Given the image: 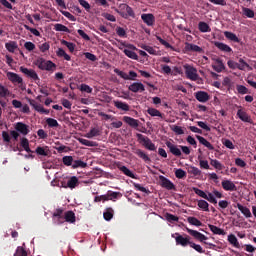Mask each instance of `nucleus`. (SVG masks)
I'll return each instance as SVG.
<instances>
[{
	"label": "nucleus",
	"instance_id": "1",
	"mask_svg": "<svg viewBox=\"0 0 256 256\" xmlns=\"http://www.w3.org/2000/svg\"><path fill=\"white\" fill-rule=\"evenodd\" d=\"M192 189L196 195L202 197V199H206V201H209V203L213 205H217V199H223V193L219 192L217 189H214L212 193L208 192V194L197 187H193Z\"/></svg>",
	"mask_w": 256,
	"mask_h": 256
},
{
	"label": "nucleus",
	"instance_id": "2",
	"mask_svg": "<svg viewBox=\"0 0 256 256\" xmlns=\"http://www.w3.org/2000/svg\"><path fill=\"white\" fill-rule=\"evenodd\" d=\"M115 12L120 15V17H123V19H128V17L135 18V11H133V8L131 6L122 3L118 6V8L115 9Z\"/></svg>",
	"mask_w": 256,
	"mask_h": 256
},
{
	"label": "nucleus",
	"instance_id": "3",
	"mask_svg": "<svg viewBox=\"0 0 256 256\" xmlns=\"http://www.w3.org/2000/svg\"><path fill=\"white\" fill-rule=\"evenodd\" d=\"M136 137L139 143H141L143 147H145V149H148V151H157V147L155 146L153 141L149 139V137L139 133L136 134Z\"/></svg>",
	"mask_w": 256,
	"mask_h": 256
},
{
	"label": "nucleus",
	"instance_id": "4",
	"mask_svg": "<svg viewBox=\"0 0 256 256\" xmlns=\"http://www.w3.org/2000/svg\"><path fill=\"white\" fill-rule=\"evenodd\" d=\"M123 47H127V49L123 50V53L126 55V57H129V59H133L134 61H139V56L134 51H139L137 47L133 44H125L122 43Z\"/></svg>",
	"mask_w": 256,
	"mask_h": 256
},
{
	"label": "nucleus",
	"instance_id": "5",
	"mask_svg": "<svg viewBox=\"0 0 256 256\" xmlns=\"http://www.w3.org/2000/svg\"><path fill=\"white\" fill-rule=\"evenodd\" d=\"M36 65L38 67V69H41V71H53V69H55V63L51 62V61H45V59L43 58H39L36 61Z\"/></svg>",
	"mask_w": 256,
	"mask_h": 256
},
{
	"label": "nucleus",
	"instance_id": "6",
	"mask_svg": "<svg viewBox=\"0 0 256 256\" xmlns=\"http://www.w3.org/2000/svg\"><path fill=\"white\" fill-rule=\"evenodd\" d=\"M185 75L187 79H190V81H199L201 79L199 77V74H197V69L191 65H185Z\"/></svg>",
	"mask_w": 256,
	"mask_h": 256
},
{
	"label": "nucleus",
	"instance_id": "7",
	"mask_svg": "<svg viewBox=\"0 0 256 256\" xmlns=\"http://www.w3.org/2000/svg\"><path fill=\"white\" fill-rule=\"evenodd\" d=\"M175 235L176 245H181V247H187V245H191V237L188 235H186V237L179 233H175Z\"/></svg>",
	"mask_w": 256,
	"mask_h": 256
},
{
	"label": "nucleus",
	"instance_id": "8",
	"mask_svg": "<svg viewBox=\"0 0 256 256\" xmlns=\"http://www.w3.org/2000/svg\"><path fill=\"white\" fill-rule=\"evenodd\" d=\"M20 71L21 73H24V75H27L30 79H33V81H38V83L41 81V79H39V75H37V72H35L33 69L21 66Z\"/></svg>",
	"mask_w": 256,
	"mask_h": 256
},
{
	"label": "nucleus",
	"instance_id": "9",
	"mask_svg": "<svg viewBox=\"0 0 256 256\" xmlns=\"http://www.w3.org/2000/svg\"><path fill=\"white\" fill-rule=\"evenodd\" d=\"M161 187L167 189L168 191H175V184L166 178L165 176H159Z\"/></svg>",
	"mask_w": 256,
	"mask_h": 256
},
{
	"label": "nucleus",
	"instance_id": "10",
	"mask_svg": "<svg viewBox=\"0 0 256 256\" xmlns=\"http://www.w3.org/2000/svg\"><path fill=\"white\" fill-rule=\"evenodd\" d=\"M236 115L240 121H243V123H250V125H253V119L247 112H245V110L239 109Z\"/></svg>",
	"mask_w": 256,
	"mask_h": 256
},
{
	"label": "nucleus",
	"instance_id": "11",
	"mask_svg": "<svg viewBox=\"0 0 256 256\" xmlns=\"http://www.w3.org/2000/svg\"><path fill=\"white\" fill-rule=\"evenodd\" d=\"M186 231H187V233H189V235H191L192 237H194V239H197L201 243H203V241H207V236H205L204 234H202L201 232H199L197 230H192V229L186 227Z\"/></svg>",
	"mask_w": 256,
	"mask_h": 256
},
{
	"label": "nucleus",
	"instance_id": "12",
	"mask_svg": "<svg viewBox=\"0 0 256 256\" xmlns=\"http://www.w3.org/2000/svg\"><path fill=\"white\" fill-rule=\"evenodd\" d=\"M14 129L18 132L21 133V135H29V125L23 123V122H17L14 126Z\"/></svg>",
	"mask_w": 256,
	"mask_h": 256
},
{
	"label": "nucleus",
	"instance_id": "13",
	"mask_svg": "<svg viewBox=\"0 0 256 256\" xmlns=\"http://www.w3.org/2000/svg\"><path fill=\"white\" fill-rule=\"evenodd\" d=\"M128 91H131L132 93H143V91H145V85L141 82H133L128 86Z\"/></svg>",
	"mask_w": 256,
	"mask_h": 256
},
{
	"label": "nucleus",
	"instance_id": "14",
	"mask_svg": "<svg viewBox=\"0 0 256 256\" xmlns=\"http://www.w3.org/2000/svg\"><path fill=\"white\" fill-rule=\"evenodd\" d=\"M184 51L186 53H202L203 52V48L195 45V44H192V43H189V42H186L185 43V47H184Z\"/></svg>",
	"mask_w": 256,
	"mask_h": 256
},
{
	"label": "nucleus",
	"instance_id": "15",
	"mask_svg": "<svg viewBox=\"0 0 256 256\" xmlns=\"http://www.w3.org/2000/svg\"><path fill=\"white\" fill-rule=\"evenodd\" d=\"M195 99H197L199 103H207L211 97L209 96V93L205 91H198L195 93Z\"/></svg>",
	"mask_w": 256,
	"mask_h": 256
},
{
	"label": "nucleus",
	"instance_id": "16",
	"mask_svg": "<svg viewBox=\"0 0 256 256\" xmlns=\"http://www.w3.org/2000/svg\"><path fill=\"white\" fill-rule=\"evenodd\" d=\"M166 147H168L170 153H172V155H174L175 157H181L182 153H181V149H179L177 147V145L171 143L170 141L166 142Z\"/></svg>",
	"mask_w": 256,
	"mask_h": 256
},
{
	"label": "nucleus",
	"instance_id": "17",
	"mask_svg": "<svg viewBox=\"0 0 256 256\" xmlns=\"http://www.w3.org/2000/svg\"><path fill=\"white\" fill-rule=\"evenodd\" d=\"M239 211L246 217V219H251L253 217V214H251V210L247 206H243L241 203H237L236 206Z\"/></svg>",
	"mask_w": 256,
	"mask_h": 256
},
{
	"label": "nucleus",
	"instance_id": "18",
	"mask_svg": "<svg viewBox=\"0 0 256 256\" xmlns=\"http://www.w3.org/2000/svg\"><path fill=\"white\" fill-rule=\"evenodd\" d=\"M221 185L224 191H237V186L231 180H223Z\"/></svg>",
	"mask_w": 256,
	"mask_h": 256
},
{
	"label": "nucleus",
	"instance_id": "19",
	"mask_svg": "<svg viewBox=\"0 0 256 256\" xmlns=\"http://www.w3.org/2000/svg\"><path fill=\"white\" fill-rule=\"evenodd\" d=\"M7 77L11 83H18L19 85L23 84V78L15 72H8Z\"/></svg>",
	"mask_w": 256,
	"mask_h": 256
},
{
	"label": "nucleus",
	"instance_id": "20",
	"mask_svg": "<svg viewBox=\"0 0 256 256\" xmlns=\"http://www.w3.org/2000/svg\"><path fill=\"white\" fill-rule=\"evenodd\" d=\"M142 21L148 25V27H152V25H155V16L151 13L149 14H142L141 15Z\"/></svg>",
	"mask_w": 256,
	"mask_h": 256
},
{
	"label": "nucleus",
	"instance_id": "21",
	"mask_svg": "<svg viewBox=\"0 0 256 256\" xmlns=\"http://www.w3.org/2000/svg\"><path fill=\"white\" fill-rule=\"evenodd\" d=\"M215 47L222 53H233V49L223 42H214Z\"/></svg>",
	"mask_w": 256,
	"mask_h": 256
},
{
	"label": "nucleus",
	"instance_id": "22",
	"mask_svg": "<svg viewBox=\"0 0 256 256\" xmlns=\"http://www.w3.org/2000/svg\"><path fill=\"white\" fill-rule=\"evenodd\" d=\"M123 121L124 123H126L130 127H133L134 129H137V127H139V120L132 118L130 116H124Z\"/></svg>",
	"mask_w": 256,
	"mask_h": 256
},
{
	"label": "nucleus",
	"instance_id": "23",
	"mask_svg": "<svg viewBox=\"0 0 256 256\" xmlns=\"http://www.w3.org/2000/svg\"><path fill=\"white\" fill-rule=\"evenodd\" d=\"M196 139L199 141V143H201V145H204V147H207V149H209V151L215 150V146H213V144H211V142L207 141V139H205V137L196 135Z\"/></svg>",
	"mask_w": 256,
	"mask_h": 256
},
{
	"label": "nucleus",
	"instance_id": "24",
	"mask_svg": "<svg viewBox=\"0 0 256 256\" xmlns=\"http://www.w3.org/2000/svg\"><path fill=\"white\" fill-rule=\"evenodd\" d=\"M64 219L66 223H75L77 221V217L75 216V212L69 210L64 213Z\"/></svg>",
	"mask_w": 256,
	"mask_h": 256
},
{
	"label": "nucleus",
	"instance_id": "25",
	"mask_svg": "<svg viewBox=\"0 0 256 256\" xmlns=\"http://www.w3.org/2000/svg\"><path fill=\"white\" fill-rule=\"evenodd\" d=\"M224 37H226L228 41H233V43H241V39H239V37H237V34L233 32L225 31Z\"/></svg>",
	"mask_w": 256,
	"mask_h": 256
},
{
	"label": "nucleus",
	"instance_id": "26",
	"mask_svg": "<svg viewBox=\"0 0 256 256\" xmlns=\"http://www.w3.org/2000/svg\"><path fill=\"white\" fill-rule=\"evenodd\" d=\"M114 107H116V109H119L120 111H129V109H130L129 104H127L126 102L119 101V100L114 101Z\"/></svg>",
	"mask_w": 256,
	"mask_h": 256
},
{
	"label": "nucleus",
	"instance_id": "27",
	"mask_svg": "<svg viewBox=\"0 0 256 256\" xmlns=\"http://www.w3.org/2000/svg\"><path fill=\"white\" fill-rule=\"evenodd\" d=\"M187 171H188L189 175H193L194 177H197V179H199V177H201V175H203V172H201V170L195 166H189L187 168Z\"/></svg>",
	"mask_w": 256,
	"mask_h": 256
},
{
	"label": "nucleus",
	"instance_id": "28",
	"mask_svg": "<svg viewBox=\"0 0 256 256\" xmlns=\"http://www.w3.org/2000/svg\"><path fill=\"white\" fill-rule=\"evenodd\" d=\"M78 186H79V178H77V176H72L67 181V187L69 189H75V187H78Z\"/></svg>",
	"mask_w": 256,
	"mask_h": 256
},
{
	"label": "nucleus",
	"instance_id": "29",
	"mask_svg": "<svg viewBox=\"0 0 256 256\" xmlns=\"http://www.w3.org/2000/svg\"><path fill=\"white\" fill-rule=\"evenodd\" d=\"M119 171H121L126 177H130L131 179H136L135 174L129 170L126 166L119 165L118 166Z\"/></svg>",
	"mask_w": 256,
	"mask_h": 256
},
{
	"label": "nucleus",
	"instance_id": "30",
	"mask_svg": "<svg viewBox=\"0 0 256 256\" xmlns=\"http://www.w3.org/2000/svg\"><path fill=\"white\" fill-rule=\"evenodd\" d=\"M228 242L230 245L236 247V249H240L241 245L239 244V240H237V236L235 234L228 235Z\"/></svg>",
	"mask_w": 256,
	"mask_h": 256
},
{
	"label": "nucleus",
	"instance_id": "31",
	"mask_svg": "<svg viewBox=\"0 0 256 256\" xmlns=\"http://www.w3.org/2000/svg\"><path fill=\"white\" fill-rule=\"evenodd\" d=\"M245 68H247L249 71H253V68L250 67V65L245 62L243 58H240L237 69H239L240 71H245Z\"/></svg>",
	"mask_w": 256,
	"mask_h": 256
},
{
	"label": "nucleus",
	"instance_id": "32",
	"mask_svg": "<svg viewBox=\"0 0 256 256\" xmlns=\"http://www.w3.org/2000/svg\"><path fill=\"white\" fill-rule=\"evenodd\" d=\"M213 69L214 71H216V73H221L222 71H224L225 64H223V60L216 59V64L213 65Z\"/></svg>",
	"mask_w": 256,
	"mask_h": 256
},
{
	"label": "nucleus",
	"instance_id": "33",
	"mask_svg": "<svg viewBox=\"0 0 256 256\" xmlns=\"http://www.w3.org/2000/svg\"><path fill=\"white\" fill-rule=\"evenodd\" d=\"M114 213H115V211L113 210V208H111V207L106 208L103 213V217H104L105 221H111V219H113Z\"/></svg>",
	"mask_w": 256,
	"mask_h": 256
},
{
	"label": "nucleus",
	"instance_id": "34",
	"mask_svg": "<svg viewBox=\"0 0 256 256\" xmlns=\"http://www.w3.org/2000/svg\"><path fill=\"white\" fill-rule=\"evenodd\" d=\"M208 227L214 235H225V230H223L213 224H209Z\"/></svg>",
	"mask_w": 256,
	"mask_h": 256
},
{
	"label": "nucleus",
	"instance_id": "35",
	"mask_svg": "<svg viewBox=\"0 0 256 256\" xmlns=\"http://www.w3.org/2000/svg\"><path fill=\"white\" fill-rule=\"evenodd\" d=\"M20 145L26 151V153H33L31 148L29 147V139L27 138H21Z\"/></svg>",
	"mask_w": 256,
	"mask_h": 256
},
{
	"label": "nucleus",
	"instance_id": "36",
	"mask_svg": "<svg viewBox=\"0 0 256 256\" xmlns=\"http://www.w3.org/2000/svg\"><path fill=\"white\" fill-rule=\"evenodd\" d=\"M135 155L140 157V159H143L145 163H149V161H151V158H149V156L141 149H136Z\"/></svg>",
	"mask_w": 256,
	"mask_h": 256
},
{
	"label": "nucleus",
	"instance_id": "37",
	"mask_svg": "<svg viewBox=\"0 0 256 256\" xmlns=\"http://www.w3.org/2000/svg\"><path fill=\"white\" fill-rule=\"evenodd\" d=\"M147 113L150 117H160V119H163V113L155 108H148Z\"/></svg>",
	"mask_w": 256,
	"mask_h": 256
},
{
	"label": "nucleus",
	"instance_id": "38",
	"mask_svg": "<svg viewBox=\"0 0 256 256\" xmlns=\"http://www.w3.org/2000/svg\"><path fill=\"white\" fill-rule=\"evenodd\" d=\"M87 167V163L82 160H73L72 169H85Z\"/></svg>",
	"mask_w": 256,
	"mask_h": 256
},
{
	"label": "nucleus",
	"instance_id": "39",
	"mask_svg": "<svg viewBox=\"0 0 256 256\" xmlns=\"http://www.w3.org/2000/svg\"><path fill=\"white\" fill-rule=\"evenodd\" d=\"M106 195L109 201H115L116 199H119V197H123V194H121V192H113V191H108Z\"/></svg>",
	"mask_w": 256,
	"mask_h": 256
},
{
	"label": "nucleus",
	"instance_id": "40",
	"mask_svg": "<svg viewBox=\"0 0 256 256\" xmlns=\"http://www.w3.org/2000/svg\"><path fill=\"white\" fill-rule=\"evenodd\" d=\"M101 135V131L99 128H92L87 134V139H93V137H99Z\"/></svg>",
	"mask_w": 256,
	"mask_h": 256
},
{
	"label": "nucleus",
	"instance_id": "41",
	"mask_svg": "<svg viewBox=\"0 0 256 256\" xmlns=\"http://www.w3.org/2000/svg\"><path fill=\"white\" fill-rule=\"evenodd\" d=\"M198 28L201 33H210L211 31V27L206 22H199Z\"/></svg>",
	"mask_w": 256,
	"mask_h": 256
},
{
	"label": "nucleus",
	"instance_id": "42",
	"mask_svg": "<svg viewBox=\"0 0 256 256\" xmlns=\"http://www.w3.org/2000/svg\"><path fill=\"white\" fill-rule=\"evenodd\" d=\"M210 165L214 167V169H217V171H223L225 167L217 159H210Z\"/></svg>",
	"mask_w": 256,
	"mask_h": 256
},
{
	"label": "nucleus",
	"instance_id": "43",
	"mask_svg": "<svg viewBox=\"0 0 256 256\" xmlns=\"http://www.w3.org/2000/svg\"><path fill=\"white\" fill-rule=\"evenodd\" d=\"M187 221L190 225H194L195 227H201L203 223L201 220L197 219L196 217L190 216L187 218Z\"/></svg>",
	"mask_w": 256,
	"mask_h": 256
},
{
	"label": "nucleus",
	"instance_id": "44",
	"mask_svg": "<svg viewBox=\"0 0 256 256\" xmlns=\"http://www.w3.org/2000/svg\"><path fill=\"white\" fill-rule=\"evenodd\" d=\"M5 48L9 53H13L18 48V45L15 41H10L5 43Z\"/></svg>",
	"mask_w": 256,
	"mask_h": 256
},
{
	"label": "nucleus",
	"instance_id": "45",
	"mask_svg": "<svg viewBox=\"0 0 256 256\" xmlns=\"http://www.w3.org/2000/svg\"><path fill=\"white\" fill-rule=\"evenodd\" d=\"M56 55L57 57H63L65 61H69L71 59V56H69V54H67V52L63 50V48H58V50L56 51Z\"/></svg>",
	"mask_w": 256,
	"mask_h": 256
},
{
	"label": "nucleus",
	"instance_id": "46",
	"mask_svg": "<svg viewBox=\"0 0 256 256\" xmlns=\"http://www.w3.org/2000/svg\"><path fill=\"white\" fill-rule=\"evenodd\" d=\"M198 161H199L200 169H206V170L210 169L209 161L203 160V156L199 155L198 156Z\"/></svg>",
	"mask_w": 256,
	"mask_h": 256
},
{
	"label": "nucleus",
	"instance_id": "47",
	"mask_svg": "<svg viewBox=\"0 0 256 256\" xmlns=\"http://www.w3.org/2000/svg\"><path fill=\"white\" fill-rule=\"evenodd\" d=\"M79 143H81V145H85L86 147H97V142L95 141H90V140H87V139H83V138H80L79 139Z\"/></svg>",
	"mask_w": 256,
	"mask_h": 256
},
{
	"label": "nucleus",
	"instance_id": "48",
	"mask_svg": "<svg viewBox=\"0 0 256 256\" xmlns=\"http://www.w3.org/2000/svg\"><path fill=\"white\" fill-rule=\"evenodd\" d=\"M114 73H116V75H118L119 77H121L122 79H124L125 81H131V78L127 73L119 70V69H114Z\"/></svg>",
	"mask_w": 256,
	"mask_h": 256
},
{
	"label": "nucleus",
	"instance_id": "49",
	"mask_svg": "<svg viewBox=\"0 0 256 256\" xmlns=\"http://www.w3.org/2000/svg\"><path fill=\"white\" fill-rule=\"evenodd\" d=\"M243 11V15L245 17H248V19H253V17H255V11H253L251 8H242Z\"/></svg>",
	"mask_w": 256,
	"mask_h": 256
},
{
	"label": "nucleus",
	"instance_id": "50",
	"mask_svg": "<svg viewBox=\"0 0 256 256\" xmlns=\"http://www.w3.org/2000/svg\"><path fill=\"white\" fill-rule=\"evenodd\" d=\"M141 49H144V51H147L150 55H157V50L153 48L152 46H148L145 44L140 45Z\"/></svg>",
	"mask_w": 256,
	"mask_h": 256
},
{
	"label": "nucleus",
	"instance_id": "51",
	"mask_svg": "<svg viewBox=\"0 0 256 256\" xmlns=\"http://www.w3.org/2000/svg\"><path fill=\"white\" fill-rule=\"evenodd\" d=\"M37 155H41L42 157H47L49 155V149H45L44 147L38 146L36 148Z\"/></svg>",
	"mask_w": 256,
	"mask_h": 256
},
{
	"label": "nucleus",
	"instance_id": "52",
	"mask_svg": "<svg viewBox=\"0 0 256 256\" xmlns=\"http://www.w3.org/2000/svg\"><path fill=\"white\" fill-rule=\"evenodd\" d=\"M9 95H10L9 89H7V87L0 84V97L2 99H5L6 97H9Z\"/></svg>",
	"mask_w": 256,
	"mask_h": 256
},
{
	"label": "nucleus",
	"instance_id": "53",
	"mask_svg": "<svg viewBox=\"0 0 256 256\" xmlns=\"http://www.w3.org/2000/svg\"><path fill=\"white\" fill-rule=\"evenodd\" d=\"M198 207L202 209V211H209V202L205 200H199L198 201Z\"/></svg>",
	"mask_w": 256,
	"mask_h": 256
},
{
	"label": "nucleus",
	"instance_id": "54",
	"mask_svg": "<svg viewBox=\"0 0 256 256\" xmlns=\"http://www.w3.org/2000/svg\"><path fill=\"white\" fill-rule=\"evenodd\" d=\"M46 123H47L48 127H50V128L59 127V122L57 120H55V118H47Z\"/></svg>",
	"mask_w": 256,
	"mask_h": 256
},
{
	"label": "nucleus",
	"instance_id": "55",
	"mask_svg": "<svg viewBox=\"0 0 256 256\" xmlns=\"http://www.w3.org/2000/svg\"><path fill=\"white\" fill-rule=\"evenodd\" d=\"M62 162L66 167H72L73 166V156H64L62 158Z\"/></svg>",
	"mask_w": 256,
	"mask_h": 256
},
{
	"label": "nucleus",
	"instance_id": "56",
	"mask_svg": "<svg viewBox=\"0 0 256 256\" xmlns=\"http://www.w3.org/2000/svg\"><path fill=\"white\" fill-rule=\"evenodd\" d=\"M54 29H55V31H61L63 33H70L69 28L63 24H55Z\"/></svg>",
	"mask_w": 256,
	"mask_h": 256
},
{
	"label": "nucleus",
	"instance_id": "57",
	"mask_svg": "<svg viewBox=\"0 0 256 256\" xmlns=\"http://www.w3.org/2000/svg\"><path fill=\"white\" fill-rule=\"evenodd\" d=\"M236 91L239 93V95H247L249 93V89L243 85H236Z\"/></svg>",
	"mask_w": 256,
	"mask_h": 256
},
{
	"label": "nucleus",
	"instance_id": "58",
	"mask_svg": "<svg viewBox=\"0 0 256 256\" xmlns=\"http://www.w3.org/2000/svg\"><path fill=\"white\" fill-rule=\"evenodd\" d=\"M61 45H65V47L69 49L70 53H73V51H75V44H73V42H67V40H61Z\"/></svg>",
	"mask_w": 256,
	"mask_h": 256
},
{
	"label": "nucleus",
	"instance_id": "59",
	"mask_svg": "<svg viewBox=\"0 0 256 256\" xmlns=\"http://www.w3.org/2000/svg\"><path fill=\"white\" fill-rule=\"evenodd\" d=\"M165 217H166V221H168L169 223H177V221H179V217L171 213H166Z\"/></svg>",
	"mask_w": 256,
	"mask_h": 256
},
{
	"label": "nucleus",
	"instance_id": "60",
	"mask_svg": "<svg viewBox=\"0 0 256 256\" xmlns=\"http://www.w3.org/2000/svg\"><path fill=\"white\" fill-rule=\"evenodd\" d=\"M63 215H65V210H63V208H57L53 212L52 217H53V219H57L59 217H63Z\"/></svg>",
	"mask_w": 256,
	"mask_h": 256
},
{
	"label": "nucleus",
	"instance_id": "61",
	"mask_svg": "<svg viewBox=\"0 0 256 256\" xmlns=\"http://www.w3.org/2000/svg\"><path fill=\"white\" fill-rule=\"evenodd\" d=\"M14 256H27V250H25V248H23V246H18Z\"/></svg>",
	"mask_w": 256,
	"mask_h": 256
},
{
	"label": "nucleus",
	"instance_id": "62",
	"mask_svg": "<svg viewBox=\"0 0 256 256\" xmlns=\"http://www.w3.org/2000/svg\"><path fill=\"white\" fill-rule=\"evenodd\" d=\"M171 131L176 133V135H183L185 131H183V128L181 126L173 125L170 127Z\"/></svg>",
	"mask_w": 256,
	"mask_h": 256
},
{
	"label": "nucleus",
	"instance_id": "63",
	"mask_svg": "<svg viewBox=\"0 0 256 256\" xmlns=\"http://www.w3.org/2000/svg\"><path fill=\"white\" fill-rule=\"evenodd\" d=\"M116 34L118 35V37H122V38L127 37V31H125V28L121 26H118L116 28Z\"/></svg>",
	"mask_w": 256,
	"mask_h": 256
},
{
	"label": "nucleus",
	"instance_id": "64",
	"mask_svg": "<svg viewBox=\"0 0 256 256\" xmlns=\"http://www.w3.org/2000/svg\"><path fill=\"white\" fill-rule=\"evenodd\" d=\"M190 247L197 251V253H205V250H203V247L199 244H195L194 242H190Z\"/></svg>",
	"mask_w": 256,
	"mask_h": 256
}]
</instances>
